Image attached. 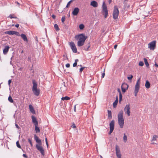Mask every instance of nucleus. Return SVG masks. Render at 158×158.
Here are the masks:
<instances>
[{"mask_svg": "<svg viewBox=\"0 0 158 158\" xmlns=\"http://www.w3.org/2000/svg\"><path fill=\"white\" fill-rule=\"evenodd\" d=\"M76 105H75L74 107V111L75 112H76Z\"/></svg>", "mask_w": 158, "mask_h": 158, "instance_id": "62", "label": "nucleus"}, {"mask_svg": "<svg viewBox=\"0 0 158 158\" xmlns=\"http://www.w3.org/2000/svg\"><path fill=\"white\" fill-rule=\"evenodd\" d=\"M28 142L31 145V147H32V144L31 140L30 139H28Z\"/></svg>", "mask_w": 158, "mask_h": 158, "instance_id": "43", "label": "nucleus"}, {"mask_svg": "<svg viewBox=\"0 0 158 158\" xmlns=\"http://www.w3.org/2000/svg\"><path fill=\"white\" fill-rule=\"evenodd\" d=\"M84 42L82 41L78 40L77 42V46L79 47L82 46L84 45Z\"/></svg>", "mask_w": 158, "mask_h": 158, "instance_id": "22", "label": "nucleus"}, {"mask_svg": "<svg viewBox=\"0 0 158 158\" xmlns=\"http://www.w3.org/2000/svg\"><path fill=\"white\" fill-rule=\"evenodd\" d=\"M117 47V45L115 44V45H114V48L115 49H116Z\"/></svg>", "mask_w": 158, "mask_h": 158, "instance_id": "58", "label": "nucleus"}, {"mask_svg": "<svg viewBox=\"0 0 158 158\" xmlns=\"http://www.w3.org/2000/svg\"><path fill=\"white\" fill-rule=\"evenodd\" d=\"M14 35H18V36L20 35L19 33L17 31H14Z\"/></svg>", "mask_w": 158, "mask_h": 158, "instance_id": "41", "label": "nucleus"}, {"mask_svg": "<svg viewBox=\"0 0 158 158\" xmlns=\"http://www.w3.org/2000/svg\"><path fill=\"white\" fill-rule=\"evenodd\" d=\"M114 121L112 120L110 123V129L113 130L114 128Z\"/></svg>", "mask_w": 158, "mask_h": 158, "instance_id": "13", "label": "nucleus"}, {"mask_svg": "<svg viewBox=\"0 0 158 158\" xmlns=\"http://www.w3.org/2000/svg\"><path fill=\"white\" fill-rule=\"evenodd\" d=\"M9 17L10 19H12V18H15V19H16V18H17V17H16V16H15L14 15V14H10L9 15Z\"/></svg>", "mask_w": 158, "mask_h": 158, "instance_id": "34", "label": "nucleus"}, {"mask_svg": "<svg viewBox=\"0 0 158 158\" xmlns=\"http://www.w3.org/2000/svg\"><path fill=\"white\" fill-rule=\"evenodd\" d=\"M123 141L124 142H126L127 140V136L125 134H124V136L123 137Z\"/></svg>", "mask_w": 158, "mask_h": 158, "instance_id": "32", "label": "nucleus"}, {"mask_svg": "<svg viewBox=\"0 0 158 158\" xmlns=\"http://www.w3.org/2000/svg\"><path fill=\"white\" fill-rule=\"evenodd\" d=\"M102 7V12L103 14L104 15L105 17L106 18L108 16V13L107 7L104 2L103 3Z\"/></svg>", "mask_w": 158, "mask_h": 158, "instance_id": "4", "label": "nucleus"}, {"mask_svg": "<svg viewBox=\"0 0 158 158\" xmlns=\"http://www.w3.org/2000/svg\"><path fill=\"white\" fill-rule=\"evenodd\" d=\"M130 105L127 104L125 107L124 110L126 114H127L128 116L130 115Z\"/></svg>", "mask_w": 158, "mask_h": 158, "instance_id": "11", "label": "nucleus"}, {"mask_svg": "<svg viewBox=\"0 0 158 158\" xmlns=\"http://www.w3.org/2000/svg\"><path fill=\"white\" fill-rule=\"evenodd\" d=\"M90 5L94 7H96L98 6V3L95 1H93L91 2Z\"/></svg>", "mask_w": 158, "mask_h": 158, "instance_id": "16", "label": "nucleus"}, {"mask_svg": "<svg viewBox=\"0 0 158 158\" xmlns=\"http://www.w3.org/2000/svg\"><path fill=\"white\" fill-rule=\"evenodd\" d=\"M133 77V76L132 75H131L130 76L128 77L127 78L128 80H131L132 78Z\"/></svg>", "mask_w": 158, "mask_h": 158, "instance_id": "45", "label": "nucleus"}, {"mask_svg": "<svg viewBox=\"0 0 158 158\" xmlns=\"http://www.w3.org/2000/svg\"><path fill=\"white\" fill-rule=\"evenodd\" d=\"M38 125H35V129L36 133L40 132V128L38 127Z\"/></svg>", "mask_w": 158, "mask_h": 158, "instance_id": "30", "label": "nucleus"}, {"mask_svg": "<svg viewBox=\"0 0 158 158\" xmlns=\"http://www.w3.org/2000/svg\"><path fill=\"white\" fill-rule=\"evenodd\" d=\"M77 63L76 62H74L73 64V67H76V66L77 65Z\"/></svg>", "mask_w": 158, "mask_h": 158, "instance_id": "50", "label": "nucleus"}, {"mask_svg": "<svg viewBox=\"0 0 158 158\" xmlns=\"http://www.w3.org/2000/svg\"><path fill=\"white\" fill-rule=\"evenodd\" d=\"M45 141H46V144L47 145V147H48V141H47V139L46 137H45Z\"/></svg>", "mask_w": 158, "mask_h": 158, "instance_id": "46", "label": "nucleus"}, {"mask_svg": "<svg viewBox=\"0 0 158 158\" xmlns=\"http://www.w3.org/2000/svg\"><path fill=\"white\" fill-rule=\"evenodd\" d=\"M5 33L6 34H8L10 35H13L14 33V31H6Z\"/></svg>", "mask_w": 158, "mask_h": 158, "instance_id": "23", "label": "nucleus"}, {"mask_svg": "<svg viewBox=\"0 0 158 158\" xmlns=\"http://www.w3.org/2000/svg\"><path fill=\"white\" fill-rule=\"evenodd\" d=\"M34 139L35 140L36 142L38 143L36 145L37 149L40 151V139L39 137L35 135H34Z\"/></svg>", "mask_w": 158, "mask_h": 158, "instance_id": "10", "label": "nucleus"}, {"mask_svg": "<svg viewBox=\"0 0 158 158\" xmlns=\"http://www.w3.org/2000/svg\"><path fill=\"white\" fill-rule=\"evenodd\" d=\"M121 89H122L123 92V93H125L126 92V90L127 89H125L124 88H121Z\"/></svg>", "mask_w": 158, "mask_h": 158, "instance_id": "47", "label": "nucleus"}, {"mask_svg": "<svg viewBox=\"0 0 158 158\" xmlns=\"http://www.w3.org/2000/svg\"><path fill=\"white\" fill-rule=\"evenodd\" d=\"M115 100L116 101L117 100V101H118V96H116Z\"/></svg>", "mask_w": 158, "mask_h": 158, "instance_id": "61", "label": "nucleus"}, {"mask_svg": "<svg viewBox=\"0 0 158 158\" xmlns=\"http://www.w3.org/2000/svg\"><path fill=\"white\" fill-rule=\"evenodd\" d=\"M11 82V80L10 79L8 81V84L10 86V84Z\"/></svg>", "mask_w": 158, "mask_h": 158, "instance_id": "49", "label": "nucleus"}, {"mask_svg": "<svg viewBox=\"0 0 158 158\" xmlns=\"http://www.w3.org/2000/svg\"><path fill=\"white\" fill-rule=\"evenodd\" d=\"M119 12L117 6H115L114 7L113 12V18L115 19L118 17Z\"/></svg>", "mask_w": 158, "mask_h": 158, "instance_id": "5", "label": "nucleus"}, {"mask_svg": "<svg viewBox=\"0 0 158 158\" xmlns=\"http://www.w3.org/2000/svg\"><path fill=\"white\" fill-rule=\"evenodd\" d=\"M108 117L109 119H111L112 118V114H111V112L110 110H108Z\"/></svg>", "mask_w": 158, "mask_h": 158, "instance_id": "25", "label": "nucleus"}, {"mask_svg": "<svg viewBox=\"0 0 158 158\" xmlns=\"http://www.w3.org/2000/svg\"><path fill=\"white\" fill-rule=\"evenodd\" d=\"M54 27L56 31H58L60 30V29L57 24H55L54 25Z\"/></svg>", "mask_w": 158, "mask_h": 158, "instance_id": "27", "label": "nucleus"}, {"mask_svg": "<svg viewBox=\"0 0 158 158\" xmlns=\"http://www.w3.org/2000/svg\"><path fill=\"white\" fill-rule=\"evenodd\" d=\"M15 126H16V127L18 129H19V126L17 124H15Z\"/></svg>", "mask_w": 158, "mask_h": 158, "instance_id": "57", "label": "nucleus"}, {"mask_svg": "<svg viewBox=\"0 0 158 158\" xmlns=\"http://www.w3.org/2000/svg\"><path fill=\"white\" fill-rule=\"evenodd\" d=\"M31 118L32 122L35 125H38V123L36 118L32 115L31 116Z\"/></svg>", "mask_w": 158, "mask_h": 158, "instance_id": "14", "label": "nucleus"}, {"mask_svg": "<svg viewBox=\"0 0 158 158\" xmlns=\"http://www.w3.org/2000/svg\"><path fill=\"white\" fill-rule=\"evenodd\" d=\"M52 18L54 19H55L56 18V15H52Z\"/></svg>", "mask_w": 158, "mask_h": 158, "instance_id": "52", "label": "nucleus"}, {"mask_svg": "<svg viewBox=\"0 0 158 158\" xmlns=\"http://www.w3.org/2000/svg\"><path fill=\"white\" fill-rule=\"evenodd\" d=\"M110 131L109 133V134H111V133L113 132V131L114 130H112V129H110Z\"/></svg>", "mask_w": 158, "mask_h": 158, "instance_id": "53", "label": "nucleus"}, {"mask_svg": "<svg viewBox=\"0 0 158 158\" xmlns=\"http://www.w3.org/2000/svg\"><path fill=\"white\" fill-rule=\"evenodd\" d=\"M105 73H102V78H103L105 76Z\"/></svg>", "mask_w": 158, "mask_h": 158, "instance_id": "55", "label": "nucleus"}, {"mask_svg": "<svg viewBox=\"0 0 158 158\" xmlns=\"http://www.w3.org/2000/svg\"><path fill=\"white\" fill-rule=\"evenodd\" d=\"M139 65L140 66H142L143 65L144 63L143 61H140L139 62Z\"/></svg>", "mask_w": 158, "mask_h": 158, "instance_id": "39", "label": "nucleus"}, {"mask_svg": "<svg viewBox=\"0 0 158 158\" xmlns=\"http://www.w3.org/2000/svg\"><path fill=\"white\" fill-rule=\"evenodd\" d=\"M65 20V16H63L61 18V21L62 23H64Z\"/></svg>", "mask_w": 158, "mask_h": 158, "instance_id": "38", "label": "nucleus"}, {"mask_svg": "<svg viewBox=\"0 0 158 158\" xmlns=\"http://www.w3.org/2000/svg\"><path fill=\"white\" fill-rule=\"evenodd\" d=\"M16 145L17 147L19 148H21V146L19 143V141H17L16 142Z\"/></svg>", "mask_w": 158, "mask_h": 158, "instance_id": "37", "label": "nucleus"}, {"mask_svg": "<svg viewBox=\"0 0 158 158\" xmlns=\"http://www.w3.org/2000/svg\"><path fill=\"white\" fill-rule=\"evenodd\" d=\"M144 62L145 64L147 67H148L149 66V64L147 60L145 58H144Z\"/></svg>", "mask_w": 158, "mask_h": 158, "instance_id": "28", "label": "nucleus"}, {"mask_svg": "<svg viewBox=\"0 0 158 158\" xmlns=\"http://www.w3.org/2000/svg\"><path fill=\"white\" fill-rule=\"evenodd\" d=\"M19 26V24H17L15 25V26L17 28Z\"/></svg>", "mask_w": 158, "mask_h": 158, "instance_id": "56", "label": "nucleus"}, {"mask_svg": "<svg viewBox=\"0 0 158 158\" xmlns=\"http://www.w3.org/2000/svg\"><path fill=\"white\" fill-rule=\"evenodd\" d=\"M122 94L121 93H120V94H119V103H120L121 102V101L122 100Z\"/></svg>", "mask_w": 158, "mask_h": 158, "instance_id": "35", "label": "nucleus"}, {"mask_svg": "<svg viewBox=\"0 0 158 158\" xmlns=\"http://www.w3.org/2000/svg\"><path fill=\"white\" fill-rule=\"evenodd\" d=\"M79 9L78 7H75L74 8L72 12V14L74 16H76L77 15L79 11Z\"/></svg>", "mask_w": 158, "mask_h": 158, "instance_id": "12", "label": "nucleus"}, {"mask_svg": "<svg viewBox=\"0 0 158 158\" xmlns=\"http://www.w3.org/2000/svg\"><path fill=\"white\" fill-rule=\"evenodd\" d=\"M112 2V0H109V4H110Z\"/></svg>", "mask_w": 158, "mask_h": 158, "instance_id": "64", "label": "nucleus"}, {"mask_svg": "<svg viewBox=\"0 0 158 158\" xmlns=\"http://www.w3.org/2000/svg\"><path fill=\"white\" fill-rule=\"evenodd\" d=\"M128 85L125 83H123L121 86V88L127 89H128Z\"/></svg>", "mask_w": 158, "mask_h": 158, "instance_id": "20", "label": "nucleus"}, {"mask_svg": "<svg viewBox=\"0 0 158 158\" xmlns=\"http://www.w3.org/2000/svg\"><path fill=\"white\" fill-rule=\"evenodd\" d=\"M71 127L73 128H76L75 125L74 123H73L72 125L71 126Z\"/></svg>", "mask_w": 158, "mask_h": 158, "instance_id": "44", "label": "nucleus"}, {"mask_svg": "<svg viewBox=\"0 0 158 158\" xmlns=\"http://www.w3.org/2000/svg\"><path fill=\"white\" fill-rule=\"evenodd\" d=\"M66 66L67 68H69L70 67V64L69 63L67 64L66 65Z\"/></svg>", "mask_w": 158, "mask_h": 158, "instance_id": "51", "label": "nucleus"}, {"mask_svg": "<svg viewBox=\"0 0 158 158\" xmlns=\"http://www.w3.org/2000/svg\"><path fill=\"white\" fill-rule=\"evenodd\" d=\"M29 110L33 114H35V111L33 106L31 105H29Z\"/></svg>", "mask_w": 158, "mask_h": 158, "instance_id": "17", "label": "nucleus"}, {"mask_svg": "<svg viewBox=\"0 0 158 158\" xmlns=\"http://www.w3.org/2000/svg\"><path fill=\"white\" fill-rule=\"evenodd\" d=\"M156 41L154 40L150 42L148 44V48L151 50H154L156 47Z\"/></svg>", "mask_w": 158, "mask_h": 158, "instance_id": "7", "label": "nucleus"}, {"mask_svg": "<svg viewBox=\"0 0 158 158\" xmlns=\"http://www.w3.org/2000/svg\"><path fill=\"white\" fill-rule=\"evenodd\" d=\"M43 79V81L44 80H45L46 79V78L45 77L44 75H42V77H41Z\"/></svg>", "mask_w": 158, "mask_h": 158, "instance_id": "48", "label": "nucleus"}, {"mask_svg": "<svg viewBox=\"0 0 158 158\" xmlns=\"http://www.w3.org/2000/svg\"><path fill=\"white\" fill-rule=\"evenodd\" d=\"M74 0H71L70 1H69V2H68L66 6V8H68L69 7V6L70 3L72 2L73 1H74Z\"/></svg>", "mask_w": 158, "mask_h": 158, "instance_id": "31", "label": "nucleus"}, {"mask_svg": "<svg viewBox=\"0 0 158 158\" xmlns=\"http://www.w3.org/2000/svg\"><path fill=\"white\" fill-rule=\"evenodd\" d=\"M118 91L119 92V94H120V93H121V91H120V90L119 89H118Z\"/></svg>", "mask_w": 158, "mask_h": 158, "instance_id": "59", "label": "nucleus"}, {"mask_svg": "<svg viewBox=\"0 0 158 158\" xmlns=\"http://www.w3.org/2000/svg\"><path fill=\"white\" fill-rule=\"evenodd\" d=\"M79 27L81 30H82L84 28V26L83 24H81L79 26Z\"/></svg>", "mask_w": 158, "mask_h": 158, "instance_id": "36", "label": "nucleus"}, {"mask_svg": "<svg viewBox=\"0 0 158 158\" xmlns=\"http://www.w3.org/2000/svg\"><path fill=\"white\" fill-rule=\"evenodd\" d=\"M155 66L156 67H158V65L156 63L155 64Z\"/></svg>", "mask_w": 158, "mask_h": 158, "instance_id": "63", "label": "nucleus"}, {"mask_svg": "<svg viewBox=\"0 0 158 158\" xmlns=\"http://www.w3.org/2000/svg\"><path fill=\"white\" fill-rule=\"evenodd\" d=\"M9 48L10 47L9 46H5L3 50V53L4 55H6L7 54V52L9 51Z\"/></svg>", "mask_w": 158, "mask_h": 158, "instance_id": "15", "label": "nucleus"}, {"mask_svg": "<svg viewBox=\"0 0 158 158\" xmlns=\"http://www.w3.org/2000/svg\"><path fill=\"white\" fill-rule=\"evenodd\" d=\"M40 153L43 156H44V150L42 147L40 146Z\"/></svg>", "mask_w": 158, "mask_h": 158, "instance_id": "21", "label": "nucleus"}, {"mask_svg": "<svg viewBox=\"0 0 158 158\" xmlns=\"http://www.w3.org/2000/svg\"><path fill=\"white\" fill-rule=\"evenodd\" d=\"M23 157L25 158H27V156L25 154H23Z\"/></svg>", "mask_w": 158, "mask_h": 158, "instance_id": "54", "label": "nucleus"}, {"mask_svg": "<svg viewBox=\"0 0 158 158\" xmlns=\"http://www.w3.org/2000/svg\"><path fill=\"white\" fill-rule=\"evenodd\" d=\"M8 101L11 103H13L16 106L15 104V103L14 102V101L13 100V99H12V98L10 96H9L8 98Z\"/></svg>", "mask_w": 158, "mask_h": 158, "instance_id": "26", "label": "nucleus"}, {"mask_svg": "<svg viewBox=\"0 0 158 158\" xmlns=\"http://www.w3.org/2000/svg\"><path fill=\"white\" fill-rule=\"evenodd\" d=\"M87 38V37L83 34H80L78 35H76L75 37V38L76 40H79L82 41L84 42H85Z\"/></svg>", "mask_w": 158, "mask_h": 158, "instance_id": "3", "label": "nucleus"}, {"mask_svg": "<svg viewBox=\"0 0 158 158\" xmlns=\"http://www.w3.org/2000/svg\"><path fill=\"white\" fill-rule=\"evenodd\" d=\"M116 155L117 158H121L122 155L121 153L119 147L117 145L115 146Z\"/></svg>", "mask_w": 158, "mask_h": 158, "instance_id": "8", "label": "nucleus"}, {"mask_svg": "<svg viewBox=\"0 0 158 158\" xmlns=\"http://www.w3.org/2000/svg\"><path fill=\"white\" fill-rule=\"evenodd\" d=\"M145 87L149 89L150 87V84L149 82L148 81H147L145 84Z\"/></svg>", "mask_w": 158, "mask_h": 158, "instance_id": "24", "label": "nucleus"}, {"mask_svg": "<svg viewBox=\"0 0 158 158\" xmlns=\"http://www.w3.org/2000/svg\"><path fill=\"white\" fill-rule=\"evenodd\" d=\"M70 99V98L68 96H65L64 97H62L61 98V100H69Z\"/></svg>", "mask_w": 158, "mask_h": 158, "instance_id": "29", "label": "nucleus"}, {"mask_svg": "<svg viewBox=\"0 0 158 158\" xmlns=\"http://www.w3.org/2000/svg\"><path fill=\"white\" fill-rule=\"evenodd\" d=\"M157 137V135H154L153 137L152 140H156Z\"/></svg>", "mask_w": 158, "mask_h": 158, "instance_id": "40", "label": "nucleus"}, {"mask_svg": "<svg viewBox=\"0 0 158 158\" xmlns=\"http://www.w3.org/2000/svg\"><path fill=\"white\" fill-rule=\"evenodd\" d=\"M69 45L73 52L74 53H77V49L74 42H71L69 43Z\"/></svg>", "mask_w": 158, "mask_h": 158, "instance_id": "9", "label": "nucleus"}, {"mask_svg": "<svg viewBox=\"0 0 158 158\" xmlns=\"http://www.w3.org/2000/svg\"><path fill=\"white\" fill-rule=\"evenodd\" d=\"M118 102V101H117V100L116 101L115 100L114 102V103H113V106L114 108H115L116 107V106Z\"/></svg>", "mask_w": 158, "mask_h": 158, "instance_id": "33", "label": "nucleus"}, {"mask_svg": "<svg viewBox=\"0 0 158 158\" xmlns=\"http://www.w3.org/2000/svg\"><path fill=\"white\" fill-rule=\"evenodd\" d=\"M32 83L33 84L32 88V91L35 95L36 96H38L40 94V91L37 89V84L36 82L34 80H32Z\"/></svg>", "mask_w": 158, "mask_h": 158, "instance_id": "2", "label": "nucleus"}, {"mask_svg": "<svg viewBox=\"0 0 158 158\" xmlns=\"http://www.w3.org/2000/svg\"><path fill=\"white\" fill-rule=\"evenodd\" d=\"M139 85H140V79H138L137 82L136 83V84L135 86V96H136L137 95V94L138 93L139 89Z\"/></svg>", "mask_w": 158, "mask_h": 158, "instance_id": "6", "label": "nucleus"}, {"mask_svg": "<svg viewBox=\"0 0 158 158\" xmlns=\"http://www.w3.org/2000/svg\"><path fill=\"white\" fill-rule=\"evenodd\" d=\"M20 36L21 38L23 39V40L27 42L28 41L27 37L25 35L23 34H22Z\"/></svg>", "mask_w": 158, "mask_h": 158, "instance_id": "19", "label": "nucleus"}, {"mask_svg": "<svg viewBox=\"0 0 158 158\" xmlns=\"http://www.w3.org/2000/svg\"><path fill=\"white\" fill-rule=\"evenodd\" d=\"M85 68V67H81V68H80V72L81 73L83 71V69Z\"/></svg>", "mask_w": 158, "mask_h": 158, "instance_id": "42", "label": "nucleus"}, {"mask_svg": "<svg viewBox=\"0 0 158 158\" xmlns=\"http://www.w3.org/2000/svg\"><path fill=\"white\" fill-rule=\"evenodd\" d=\"M90 44L89 43H88L86 45H85L84 46V49L87 51L89 50V48L90 47Z\"/></svg>", "mask_w": 158, "mask_h": 158, "instance_id": "18", "label": "nucleus"}, {"mask_svg": "<svg viewBox=\"0 0 158 158\" xmlns=\"http://www.w3.org/2000/svg\"><path fill=\"white\" fill-rule=\"evenodd\" d=\"M78 61V59H76L75 60V62H76L77 63V62Z\"/></svg>", "mask_w": 158, "mask_h": 158, "instance_id": "60", "label": "nucleus"}, {"mask_svg": "<svg viewBox=\"0 0 158 158\" xmlns=\"http://www.w3.org/2000/svg\"><path fill=\"white\" fill-rule=\"evenodd\" d=\"M118 123L121 128L123 127L124 124V120L123 118V111H120L118 115Z\"/></svg>", "mask_w": 158, "mask_h": 158, "instance_id": "1", "label": "nucleus"}]
</instances>
